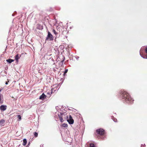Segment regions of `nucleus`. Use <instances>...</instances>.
Returning <instances> with one entry per match:
<instances>
[{
  "instance_id": "nucleus-1",
  "label": "nucleus",
  "mask_w": 147,
  "mask_h": 147,
  "mask_svg": "<svg viewBox=\"0 0 147 147\" xmlns=\"http://www.w3.org/2000/svg\"><path fill=\"white\" fill-rule=\"evenodd\" d=\"M123 98L127 101L128 102L132 103L134 101V100L129 95V94L126 92L123 91L121 94Z\"/></svg>"
},
{
  "instance_id": "nucleus-2",
  "label": "nucleus",
  "mask_w": 147,
  "mask_h": 147,
  "mask_svg": "<svg viewBox=\"0 0 147 147\" xmlns=\"http://www.w3.org/2000/svg\"><path fill=\"white\" fill-rule=\"evenodd\" d=\"M140 53L142 57L143 58L147 59V46L142 47Z\"/></svg>"
},
{
  "instance_id": "nucleus-3",
  "label": "nucleus",
  "mask_w": 147,
  "mask_h": 147,
  "mask_svg": "<svg viewBox=\"0 0 147 147\" xmlns=\"http://www.w3.org/2000/svg\"><path fill=\"white\" fill-rule=\"evenodd\" d=\"M67 121L69 124H73L74 121L71 115L67 116Z\"/></svg>"
},
{
  "instance_id": "nucleus-4",
  "label": "nucleus",
  "mask_w": 147,
  "mask_h": 147,
  "mask_svg": "<svg viewBox=\"0 0 147 147\" xmlns=\"http://www.w3.org/2000/svg\"><path fill=\"white\" fill-rule=\"evenodd\" d=\"M98 133L100 135H103L105 134V131L103 129H100L96 130Z\"/></svg>"
},
{
  "instance_id": "nucleus-5",
  "label": "nucleus",
  "mask_w": 147,
  "mask_h": 147,
  "mask_svg": "<svg viewBox=\"0 0 147 147\" xmlns=\"http://www.w3.org/2000/svg\"><path fill=\"white\" fill-rule=\"evenodd\" d=\"M64 115H65L63 113H60V114H58V117L61 122H62L64 121L63 118Z\"/></svg>"
},
{
  "instance_id": "nucleus-6",
  "label": "nucleus",
  "mask_w": 147,
  "mask_h": 147,
  "mask_svg": "<svg viewBox=\"0 0 147 147\" xmlns=\"http://www.w3.org/2000/svg\"><path fill=\"white\" fill-rule=\"evenodd\" d=\"M0 110L1 111H4L7 109V106L4 105H2L0 107Z\"/></svg>"
},
{
  "instance_id": "nucleus-7",
  "label": "nucleus",
  "mask_w": 147,
  "mask_h": 147,
  "mask_svg": "<svg viewBox=\"0 0 147 147\" xmlns=\"http://www.w3.org/2000/svg\"><path fill=\"white\" fill-rule=\"evenodd\" d=\"M46 96L44 93H43L39 97V99L40 100H44L46 98Z\"/></svg>"
},
{
  "instance_id": "nucleus-8",
  "label": "nucleus",
  "mask_w": 147,
  "mask_h": 147,
  "mask_svg": "<svg viewBox=\"0 0 147 147\" xmlns=\"http://www.w3.org/2000/svg\"><path fill=\"white\" fill-rule=\"evenodd\" d=\"M21 57V55H19L18 54H17L16 55V56L15 57V59L17 62H18L19 59Z\"/></svg>"
},
{
  "instance_id": "nucleus-9",
  "label": "nucleus",
  "mask_w": 147,
  "mask_h": 147,
  "mask_svg": "<svg viewBox=\"0 0 147 147\" xmlns=\"http://www.w3.org/2000/svg\"><path fill=\"white\" fill-rule=\"evenodd\" d=\"M52 32L53 33H53L55 35V36H58V34H59L60 33V32H58V31L57 32L54 29H53V30Z\"/></svg>"
},
{
  "instance_id": "nucleus-10",
  "label": "nucleus",
  "mask_w": 147,
  "mask_h": 147,
  "mask_svg": "<svg viewBox=\"0 0 147 147\" xmlns=\"http://www.w3.org/2000/svg\"><path fill=\"white\" fill-rule=\"evenodd\" d=\"M5 123V120L3 119H2L0 121V126H3L4 123Z\"/></svg>"
},
{
  "instance_id": "nucleus-11",
  "label": "nucleus",
  "mask_w": 147,
  "mask_h": 147,
  "mask_svg": "<svg viewBox=\"0 0 147 147\" xmlns=\"http://www.w3.org/2000/svg\"><path fill=\"white\" fill-rule=\"evenodd\" d=\"M54 37H47L46 39V41H51L53 40Z\"/></svg>"
},
{
  "instance_id": "nucleus-12",
  "label": "nucleus",
  "mask_w": 147,
  "mask_h": 147,
  "mask_svg": "<svg viewBox=\"0 0 147 147\" xmlns=\"http://www.w3.org/2000/svg\"><path fill=\"white\" fill-rule=\"evenodd\" d=\"M14 60L13 59H8L6 60V61L9 63H10L14 61Z\"/></svg>"
},
{
  "instance_id": "nucleus-13",
  "label": "nucleus",
  "mask_w": 147,
  "mask_h": 147,
  "mask_svg": "<svg viewBox=\"0 0 147 147\" xmlns=\"http://www.w3.org/2000/svg\"><path fill=\"white\" fill-rule=\"evenodd\" d=\"M23 145L24 146L26 145L27 143V141L26 139H24L23 140Z\"/></svg>"
},
{
  "instance_id": "nucleus-14",
  "label": "nucleus",
  "mask_w": 147,
  "mask_h": 147,
  "mask_svg": "<svg viewBox=\"0 0 147 147\" xmlns=\"http://www.w3.org/2000/svg\"><path fill=\"white\" fill-rule=\"evenodd\" d=\"M61 126L64 127H67V125L65 123L63 124Z\"/></svg>"
},
{
  "instance_id": "nucleus-15",
  "label": "nucleus",
  "mask_w": 147,
  "mask_h": 147,
  "mask_svg": "<svg viewBox=\"0 0 147 147\" xmlns=\"http://www.w3.org/2000/svg\"><path fill=\"white\" fill-rule=\"evenodd\" d=\"M47 37H53V35L50 32H48Z\"/></svg>"
},
{
  "instance_id": "nucleus-16",
  "label": "nucleus",
  "mask_w": 147,
  "mask_h": 147,
  "mask_svg": "<svg viewBox=\"0 0 147 147\" xmlns=\"http://www.w3.org/2000/svg\"><path fill=\"white\" fill-rule=\"evenodd\" d=\"M59 48L61 49H64V46L63 45H61L59 46Z\"/></svg>"
},
{
  "instance_id": "nucleus-17",
  "label": "nucleus",
  "mask_w": 147,
  "mask_h": 147,
  "mask_svg": "<svg viewBox=\"0 0 147 147\" xmlns=\"http://www.w3.org/2000/svg\"><path fill=\"white\" fill-rule=\"evenodd\" d=\"M17 117H18V121H20L21 120V116L19 115H18L17 116Z\"/></svg>"
},
{
  "instance_id": "nucleus-18",
  "label": "nucleus",
  "mask_w": 147,
  "mask_h": 147,
  "mask_svg": "<svg viewBox=\"0 0 147 147\" xmlns=\"http://www.w3.org/2000/svg\"><path fill=\"white\" fill-rule=\"evenodd\" d=\"M34 136L35 137H36L38 136V134L37 132H34Z\"/></svg>"
},
{
  "instance_id": "nucleus-19",
  "label": "nucleus",
  "mask_w": 147,
  "mask_h": 147,
  "mask_svg": "<svg viewBox=\"0 0 147 147\" xmlns=\"http://www.w3.org/2000/svg\"><path fill=\"white\" fill-rule=\"evenodd\" d=\"M90 147H96L94 144H90Z\"/></svg>"
},
{
  "instance_id": "nucleus-20",
  "label": "nucleus",
  "mask_w": 147,
  "mask_h": 147,
  "mask_svg": "<svg viewBox=\"0 0 147 147\" xmlns=\"http://www.w3.org/2000/svg\"><path fill=\"white\" fill-rule=\"evenodd\" d=\"M68 70L67 69H66L65 70V72L64 73V74H66Z\"/></svg>"
},
{
  "instance_id": "nucleus-21",
  "label": "nucleus",
  "mask_w": 147,
  "mask_h": 147,
  "mask_svg": "<svg viewBox=\"0 0 147 147\" xmlns=\"http://www.w3.org/2000/svg\"><path fill=\"white\" fill-rule=\"evenodd\" d=\"M113 121L115 122H116L117 121V119H116L114 118L113 119Z\"/></svg>"
},
{
  "instance_id": "nucleus-22",
  "label": "nucleus",
  "mask_w": 147,
  "mask_h": 147,
  "mask_svg": "<svg viewBox=\"0 0 147 147\" xmlns=\"http://www.w3.org/2000/svg\"><path fill=\"white\" fill-rule=\"evenodd\" d=\"M145 145L144 144V145H143V144H142L141 145V147H145Z\"/></svg>"
},
{
  "instance_id": "nucleus-23",
  "label": "nucleus",
  "mask_w": 147,
  "mask_h": 147,
  "mask_svg": "<svg viewBox=\"0 0 147 147\" xmlns=\"http://www.w3.org/2000/svg\"><path fill=\"white\" fill-rule=\"evenodd\" d=\"M53 88H52L51 89V94H52L53 92Z\"/></svg>"
},
{
  "instance_id": "nucleus-24",
  "label": "nucleus",
  "mask_w": 147,
  "mask_h": 147,
  "mask_svg": "<svg viewBox=\"0 0 147 147\" xmlns=\"http://www.w3.org/2000/svg\"><path fill=\"white\" fill-rule=\"evenodd\" d=\"M9 82V81H8V82H6V83H5V84H6V85H7L8 84V82Z\"/></svg>"
},
{
  "instance_id": "nucleus-25",
  "label": "nucleus",
  "mask_w": 147,
  "mask_h": 147,
  "mask_svg": "<svg viewBox=\"0 0 147 147\" xmlns=\"http://www.w3.org/2000/svg\"><path fill=\"white\" fill-rule=\"evenodd\" d=\"M47 94H50V93L49 92H48L47 93Z\"/></svg>"
},
{
  "instance_id": "nucleus-26",
  "label": "nucleus",
  "mask_w": 147,
  "mask_h": 147,
  "mask_svg": "<svg viewBox=\"0 0 147 147\" xmlns=\"http://www.w3.org/2000/svg\"><path fill=\"white\" fill-rule=\"evenodd\" d=\"M1 95H0V101H1Z\"/></svg>"
}]
</instances>
